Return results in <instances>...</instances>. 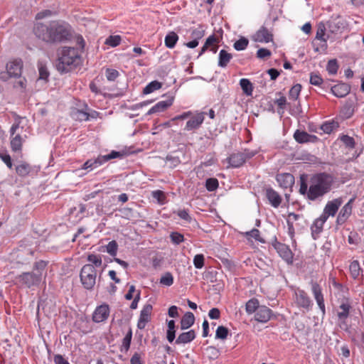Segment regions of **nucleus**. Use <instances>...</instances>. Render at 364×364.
Instances as JSON below:
<instances>
[{"mask_svg": "<svg viewBox=\"0 0 364 364\" xmlns=\"http://www.w3.org/2000/svg\"><path fill=\"white\" fill-rule=\"evenodd\" d=\"M257 154L255 151L245 149L243 151L232 153L226 159L229 166L228 168H239L242 166L245 161L252 158Z\"/></svg>", "mask_w": 364, "mask_h": 364, "instance_id": "423d86ee", "label": "nucleus"}, {"mask_svg": "<svg viewBox=\"0 0 364 364\" xmlns=\"http://www.w3.org/2000/svg\"><path fill=\"white\" fill-rule=\"evenodd\" d=\"M53 361L55 364H70L68 360H66L63 355L60 354H57L54 355Z\"/></svg>", "mask_w": 364, "mask_h": 364, "instance_id": "774afa93", "label": "nucleus"}, {"mask_svg": "<svg viewBox=\"0 0 364 364\" xmlns=\"http://www.w3.org/2000/svg\"><path fill=\"white\" fill-rule=\"evenodd\" d=\"M205 119V113L200 112L192 116L191 119L186 122L185 130L191 131L198 129L203 124Z\"/></svg>", "mask_w": 364, "mask_h": 364, "instance_id": "ddd939ff", "label": "nucleus"}, {"mask_svg": "<svg viewBox=\"0 0 364 364\" xmlns=\"http://www.w3.org/2000/svg\"><path fill=\"white\" fill-rule=\"evenodd\" d=\"M204 255L198 254L193 258V264L196 269H201L204 266Z\"/></svg>", "mask_w": 364, "mask_h": 364, "instance_id": "5fc2aeb1", "label": "nucleus"}, {"mask_svg": "<svg viewBox=\"0 0 364 364\" xmlns=\"http://www.w3.org/2000/svg\"><path fill=\"white\" fill-rule=\"evenodd\" d=\"M120 42L121 37L119 36H110L105 41V43L112 47L117 46L119 45Z\"/></svg>", "mask_w": 364, "mask_h": 364, "instance_id": "3c124183", "label": "nucleus"}, {"mask_svg": "<svg viewBox=\"0 0 364 364\" xmlns=\"http://www.w3.org/2000/svg\"><path fill=\"white\" fill-rule=\"evenodd\" d=\"M220 42L218 37L215 36V34L210 35L205 41V43L210 48L215 44H218Z\"/></svg>", "mask_w": 364, "mask_h": 364, "instance_id": "052dcab7", "label": "nucleus"}, {"mask_svg": "<svg viewBox=\"0 0 364 364\" xmlns=\"http://www.w3.org/2000/svg\"><path fill=\"white\" fill-rule=\"evenodd\" d=\"M232 58V55L225 50H221L218 55V66L220 68L227 67L230 60Z\"/></svg>", "mask_w": 364, "mask_h": 364, "instance_id": "c85d7f7f", "label": "nucleus"}, {"mask_svg": "<svg viewBox=\"0 0 364 364\" xmlns=\"http://www.w3.org/2000/svg\"><path fill=\"white\" fill-rule=\"evenodd\" d=\"M265 196L272 207L277 208L281 205L282 197L272 188L269 187L265 189Z\"/></svg>", "mask_w": 364, "mask_h": 364, "instance_id": "a211bd4d", "label": "nucleus"}, {"mask_svg": "<svg viewBox=\"0 0 364 364\" xmlns=\"http://www.w3.org/2000/svg\"><path fill=\"white\" fill-rule=\"evenodd\" d=\"M23 63L21 60H14L6 64L7 73L10 77H20L21 75Z\"/></svg>", "mask_w": 364, "mask_h": 364, "instance_id": "4468645a", "label": "nucleus"}, {"mask_svg": "<svg viewBox=\"0 0 364 364\" xmlns=\"http://www.w3.org/2000/svg\"><path fill=\"white\" fill-rule=\"evenodd\" d=\"M105 75L109 81H114L119 76V72L114 69L107 68L105 72Z\"/></svg>", "mask_w": 364, "mask_h": 364, "instance_id": "13d9d810", "label": "nucleus"}, {"mask_svg": "<svg viewBox=\"0 0 364 364\" xmlns=\"http://www.w3.org/2000/svg\"><path fill=\"white\" fill-rule=\"evenodd\" d=\"M341 141L348 148L353 149L355 147V140L348 135H343L341 137Z\"/></svg>", "mask_w": 364, "mask_h": 364, "instance_id": "6e6d98bb", "label": "nucleus"}, {"mask_svg": "<svg viewBox=\"0 0 364 364\" xmlns=\"http://www.w3.org/2000/svg\"><path fill=\"white\" fill-rule=\"evenodd\" d=\"M81 64L80 51L74 47H63L59 54L57 70L61 73L72 71Z\"/></svg>", "mask_w": 364, "mask_h": 364, "instance_id": "7ed1b4c3", "label": "nucleus"}, {"mask_svg": "<svg viewBox=\"0 0 364 364\" xmlns=\"http://www.w3.org/2000/svg\"><path fill=\"white\" fill-rule=\"evenodd\" d=\"M271 51L267 48H259L257 52V57L260 59L269 57L271 55Z\"/></svg>", "mask_w": 364, "mask_h": 364, "instance_id": "680f3d73", "label": "nucleus"}, {"mask_svg": "<svg viewBox=\"0 0 364 364\" xmlns=\"http://www.w3.org/2000/svg\"><path fill=\"white\" fill-rule=\"evenodd\" d=\"M125 155L124 151H112L109 154L106 155H100L103 164L108 161L117 158L122 159Z\"/></svg>", "mask_w": 364, "mask_h": 364, "instance_id": "e433bc0d", "label": "nucleus"}, {"mask_svg": "<svg viewBox=\"0 0 364 364\" xmlns=\"http://www.w3.org/2000/svg\"><path fill=\"white\" fill-rule=\"evenodd\" d=\"M331 92L337 97H344L349 94L350 86L346 83H338L331 88Z\"/></svg>", "mask_w": 364, "mask_h": 364, "instance_id": "4be33fe9", "label": "nucleus"}, {"mask_svg": "<svg viewBox=\"0 0 364 364\" xmlns=\"http://www.w3.org/2000/svg\"><path fill=\"white\" fill-rule=\"evenodd\" d=\"M337 316L339 320L345 321L348 316L351 309L350 303L347 298H343L339 305Z\"/></svg>", "mask_w": 364, "mask_h": 364, "instance_id": "aec40b11", "label": "nucleus"}, {"mask_svg": "<svg viewBox=\"0 0 364 364\" xmlns=\"http://www.w3.org/2000/svg\"><path fill=\"white\" fill-rule=\"evenodd\" d=\"M16 172L20 176L25 178L32 174L34 168L26 162H21L16 166Z\"/></svg>", "mask_w": 364, "mask_h": 364, "instance_id": "393cba45", "label": "nucleus"}, {"mask_svg": "<svg viewBox=\"0 0 364 364\" xmlns=\"http://www.w3.org/2000/svg\"><path fill=\"white\" fill-rule=\"evenodd\" d=\"M166 162L170 168H173L181 164V159L178 156L170 154L167 155Z\"/></svg>", "mask_w": 364, "mask_h": 364, "instance_id": "37998d69", "label": "nucleus"}, {"mask_svg": "<svg viewBox=\"0 0 364 364\" xmlns=\"http://www.w3.org/2000/svg\"><path fill=\"white\" fill-rule=\"evenodd\" d=\"M80 279L82 287L87 290L93 289L97 279V270L92 264H85L81 268Z\"/></svg>", "mask_w": 364, "mask_h": 364, "instance_id": "39448f33", "label": "nucleus"}, {"mask_svg": "<svg viewBox=\"0 0 364 364\" xmlns=\"http://www.w3.org/2000/svg\"><path fill=\"white\" fill-rule=\"evenodd\" d=\"M107 252L111 256H116L118 249V245L115 240L110 241L106 246Z\"/></svg>", "mask_w": 364, "mask_h": 364, "instance_id": "de8ad7c7", "label": "nucleus"}, {"mask_svg": "<svg viewBox=\"0 0 364 364\" xmlns=\"http://www.w3.org/2000/svg\"><path fill=\"white\" fill-rule=\"evenodd\" d=\"M255 39L259 42L269 43L272 41V34L265 26H262L255 33Z\"/></svg>", "mask_w": 364, "mask_h": 364, "instance_id": "b1692460", "label": "nucleus"}, {"mask_svg": "<svg viewBox=\"0 0 364 364\" xmlns=\"http://www.w3.org/2000/svg\"><path fill=\"white\" fill-rule=\"evenodd\" d=\"M279 255L287 263L292 264L294 254L289 247L285 244L278 242L277 240L272 243Z\"/></svg>", "mask_w": 364, "mask_h": 364, "instance_id": "0eeeda50", "label": "nucleus"}, {"mask_svg": "<svg viewBox=\"0 0 364 364\" xmlns=\"http://www.w3.org/2000/svg\"><path fill=\"white\" fill-rule=\"evenodd\" d=\"M38 70H39V79L47 80L49 76V73L47 70V68H46V66L40 65L38 66Z\"/></svg>", "mask_w": 364, "mask_h": 364, "instance_id": "0e129e2a", "label": "nucleus"}, {"mask_svg": "<svg viewBox=\"0 0 364 364\" xmlns=\"http://www.w3.org/2000/svg\"><path fill=\"white\" fill-rule=\"evenodd\" d=\"M272 311L266 306H260L255 314V319L260 323H267L273 316Z\"/></svg>", "mask_w": 364, "mask_h": 364, "instance_id": "9b49d317", "label": "nucleus"}, {"mask_svg": "<svg viewBox=\"0 0 364 364\" xmlns=\"http://www.w3.org/2000/svg\"><path fill=\"white\" fill-rule=\"evenodd\" d=\"M325 31H326V27H325L324 24L320 23L318 25V29L316 31V38H317L318 40L322 41L324 43H326V39L324 38Z\"/></svg>", "mask_w": 364, "mask_h": 364, "instance_id": "4d7b16f0", "label": "nucleus"}, {"mask_svg": "<svg viewBox=\"0 0 364 364\" xmlns=\"http://www.w3.org/2000/svg\"><path fill=\"white\" fill-rule=\"evenodd\" d=\"M333 183L334 176L326 172L312 174L308 181L305 179V176H301L299 192L307 200H321L331 191Z\"/></svg>", "mask_w": 364, "mask_h": 364, "instance_id": "f03ea898", "label": "nucleus"}, {"mask_svg": "<svg viewBox=\"0 0 364 364\" xmlns=\"http://www.w3.org/2000/svg\"><path fill=\"white\" fill-rule=\"evenodd\" d=\"M311 291L319 309L323 314H325L324 299L320 285L316 282H312Z\"/></svg>", "mask_w": 364, "mask_h": 364, "instance_id": "dca6fc26", "label": "nucleus"}, {"mask_svg": "<svg viewBox=\"0 0 364 364\" xmlns=\"http://www.w3.org/2000/svg\"><path fill=\"white\" fill-rule=\"evenodd\" d=\"M178 40V35L173 32H169L165 37V46L168 48H173Z\"/></svg>", "mask_w": 364, "mask_h": 364, "instance_id": "2f4dec72", "label": "nucleus"}, {"mask_svg": "<svg viewBox=\"0 0 364 364\" xmlns=\"http://www.w3.org/2000/svg\"><path fill=\"white\" fill-rule=\"evenodd\" d=\"M171 242L175 245H179L184 240V237L182 234L178 232H173L170 235Z\"/></svg>", "mask_w": 364, "mask_h": 364, "instance_id": "864d4df0", "label": "nucleus"}, {"mask_svg": "<svg viewBox=\"0 0 364 364\" xmlns=\"http://www.w3.org/2000/svg\"><path fill=\"white\" fill-rule=\"evenodd\" d=\"M259 306V301L255 298H252L246 303L245 310L247 314H252L255 312L256 313Z\"/></svg>", "mask_w": 364, "mask_h": 364, "instance_id": "473e14b6", "label": "nucleus"}, {"mask_svg": "<svg viewBox=\"0 0 364 364\" xmlns=\"http://www.w3.org/2000/svg\"><path fill=\"white\" fill-rule=\"evenodd\" d=\"M311 291L319 309L323 314H325L324 299L320 285L316 282H312Z\"/></svg>", "mask_w": 364, "mask_h": 364, "instance_id": "f3484780", "label": "nucleus"}, {"mask_svg": "<svg viewBox=\"0 0 364 364\" xmlns=\"http://www.w3.org/2000/svg\"><path fill=\"white\" fill-rule=\"evenodd\" d=\"M350 272L353 278L356 279L360 275L361 272V268L360 267V264L358 261L354 260L353 261L349 267Z\"/></svg>", "mask_w": 364, "mask_h": 364, "instance_id": "4c0bfd02", "label": "nucleus"}, {"mask_svg": "<svg viewBox=\"0 0 364 364\" xmlns=\"http://www.w3.org/2000/svg\"><path fill=\"white\" fill-rule=\"evenodd\" d=\"M178 216L187 222H191V217L188 214V211L186 210H179L177 212Z\"/></svg>", "mask_w": 364, "mask_h": 364, "instance_id": "338daca9", "label": "nucleus"}, {"mask_svg": "<svg viewBox=\"0 0 364 364\" xmlns=\"http://www.w3.org/2000/svg\"><path fill=\"white\" fill-rule=\"evenodd\" d=\"M294 138L299 144L307 142H315L318 137L315 135L310 134L306 132L296 130L294 134Z\"/></svg>", "mask_w": 364, "mask_h": 364, "instance_id": "412c9836", "label": "nucleus"}, {"mask_svg": "<svg viewBox=\"0 0 364 364\" xmlns=\"http://www.w3.org/2000/svg\"><path fill=\"white\" fill-rule=\"evenodd\" d=\"M276 179L283 188H291L294 183V177L289 173H279L277 175Z\"/></svg>", "mask_w": 364, "mask_h": 364, "instance_id": "6ab92c4d", "label": "nucleus"}, {"mask_svg": "<svg viewBox=\"0 0 364 364\" xmlns=\"http://www.w3.org/2000/svg\"><path fill=\"white\" fill-rule=\"evenodd\" d=\"M338 65L336 59L330 60L326 65V70L330 75H335L337 73Z\"/></svg>", "mask_w": 364, "mask_h": 364, "instance_id": "c03bdc74", "label": "nucleus"}, {"mask_svg": "<svg viewBox=\"0 0 364 364\" xmlns=\"http://www.w3.org/2000/svg\"><path fill=\"white\" fill-rule=\"evenodd\" d=\"M173 102V97H170L166 100H162L157 102L154 106H153L147 112V114H152L157 112H161L166 110L168 107L172 105Z\"/></svg>", "mask_w": 364, "mask_h": 364, "instance_id": "5701e85b", "label": "nucleus"}, {"mask_svg": "<svg viewBox=\"0 0 364 364\" xmlns=\"http://www.w3.org/2000/svg\"><path fill=\"white\" fill-rule=\"evenodd\" d=\"M103 164L102 161L101 156H98L95 159H89L85 161L82 166V168L85 170L92 171L94 168H97L98 166Z\"/></svg>", "mask_w": 364, "mask_h": 364, "instance_id": "c756f323", "label": "nucleus"}, {"mask_svg": "<svg viewBox=\"0 0 364 364\" xmlns=\"http://www.w3.org/2000/svg\"><path fill=\"white\" fill-rule=\"evenodd\" d=\"M152 309V305L149 304L144 306L140 312L139 318L137 322L138 328L144 329L145 328L146 323L151 320Z\"/></svg>", "mask_w": 364, "mask_h": 364, "instance_id": "6e6552de", "label": "nucleus"}, {"mask_svg": "<svg viewBox=\"0 0 364 364\" xmlns=\"http://www.w3.org/2000/svg\"><path fill=\"white\" fill-rule=\"evenodd\" d=\"M75 114L77 119L80 121H87L90 119V114L82 110L77 109Z\"/></svg>", "mask_w": 364, "mask_h": 364, "instance_id": "e2e57ef3", "label": "nucleus"}, {"mask_svg": "<svg viewBox=\"0 0 364 364\" xmlns=\"http://www.w3.org/2000/svg\"><path fill=\"white\" fill-rule=\"evenodd\" d=\"M323 79L320 75L311 73L310 75V83L315 86H321L323 84Z\"/></svg>", "mask_w": 364, "mask_h": 364, "instance_id": "603ef678", "label": "nucleus"}, {"mask_svg": "<svg viewBox=\"0 0 364 364\" xmlns=\"http://www.w3.org/2000/svg\"><path fill=\"white\" fill-rule=\"evenodd\" d=\"M218 185V181L214 178H208L205 182V187L209 191H213L217 189Z\"/></svg>", "mask_w": 364, "mask_h": 364, "instance_id": "8fccbe9b", "label": "nucleus"}, {"mask_svg": "<svg viewBox=\"0 0 364 364\" xmlns=\"http://www.w3.org/2000/svg\"><path fill=\"white\" fill-rule=\"evenodd\" d=\"M48 262L44 260L36 262L33 264V271L23 272L16 277L18 282L26 287L31 288L33 286H38L46 277V268Z\"/></svg>", "mask_w": 364, "mask_h": 364, "instance_id": "20e7f679", "label": "nucleus"}, {"mask_svg": "<svg viewBox=\"0 0 364 364\" xmlns=\"http://www.w3.org/2000/svg\"><path fill=\"white\" fill-rule=\"evenodd\" d=\"M294 294L296 304L308 310L311 304V301L307 293L302 289H297Z\"/></svg>", "mask_w": 364, "mask_h": 364, "instance_id": "f8f14e48", "label": "nucleus"}, {"mask_svg": "<svg viewBox=\"0 0 364 364\" xmlns=\"http://www.w3.org/2000/svg\"><path fill=\"white\" fill-rule=\"evenodd\" d=\"M301 90V85L300 84L294 85L289 92V97L291 100H296L298 99Z\"/></svg>", "mask_w": 364, "mask_h": 364, "instance_id": "a19ab883", "label": "nucleus"}, {"mask_svg": "<svg viewBox=\"0 0 364 364\" xmlns=\"http://www.w3.org/2000/svg\"><path fill=\"white\" fill-rule=\"evenodd\" d=\"M327 220L326 217L321 215V216L316 218L311 227L312 235L319 234L323 230V227L326 221Z\"/></svg>", "mask_w": 364, "mask_h": 364, "instance_id": "cd10ccee", "label": "nucleus"}, {"mask_svg": "<svg viewBox=\"0 0 364 364\" xmlns=\"http://www.w3.org/2000/svg\"><path fill=\"white\" fill-rule=\"evenodd\" d=\"M196 338V332L194 330H190L187 332L181 333L176 340V344H186Z\"/></svg>", "mask_w": 364, "mask_h": 364, "instance_id": "a878e982", "label": "nucleus"}, {"mask_svg": "<svg viewBox=\"0 0 364 364\" xmlns=\"http://www.w3.org/2000/svg\"><path fill=\"white\" fill-rule=\"evenodd\" d=\"M338 127V124L335 122H326L321 125V129L326 134H330L332 132L336 127Z\"/></svg>", "mask_w": 364, "mask_h": 364, "instance_id": "a18cd8bd", "label": "nucleus"}, {"mask_svg": "<svg viewBox=\"0 0 364 364\" xmlns=\"http://www.w3.org/2000/svg\"><path fill=\"white\" fill-rule=\"evenodd\" d=\"M354 200V198H350L349 201L345 204L340 210L337 217V223L338 224H343L346 223V221L351 215L353 208L352 203H353Z\"/></svg>", "mask_w": 364, "mask_h": 364, "instance_id": "2eb2a0df", "label": "nucleus"}, {"mask_svg": "<svg viewBox=\"0 0 364 364\" xmlns=\"http://www.w3.org/2000/svg\"><path fill=\"white\" fill-rule=\"evenodd\" d=\"M87 259L90 262L89 264H92L95 268L100 267L102 264V257L100 255L89 254Z\"/></svg>", "mask_w": 364, "mask_h": 364, "instance_id": "58836bf2", "label": "nucleus"}, {"mask_svg": "<svg viewBox=\"0 0 364 364\" xmlns=\"http://www.w3.org/2000/svg\"><path fill=\"white\" fill-rule=\"evenodd\" d=\"M342 203L343 200L341 198H338L333 199V200L328 201L326 203L323 209V212L321 215L326 216V219H328L329 216H334Z\"/></svg>", "mask_w": 364, "mask_h": 364, "instance_id": "1a4fd4ad", "label": "nucleus"}, {"mask_svg": "<svg viewBox=\"0 0 364 364\" xmlns=\"http://www.w3.org/2000/svg\"><path fill=\"white\" fill-rule=\"evenodd\" d=\"M152 197L156 199L159 203L164 204L165 200L164 193L160 190L154 191L152 192Z\"/></svg>", "mask_w": 364, "mask_h": 364, "instance_id": "bf43d9fd", "label": "nucleus"}, {"mask_svg": "<svg viewBox=\"0 0 364 364\" xmlns=\"http://www.w3.org/2000/svg\"><path fill=\"white\" fill-rule=\"evenodd\" d=\"M23 139L20 134H16L11 140V148L12 151L16 152L19 151L22 149Z\"/></svg>", "mask_w": 364, "mask_h": 364, "instance_id": "c9c22d12", "label": "nucleus"}, {"mask_svg": "<svg viewBox=\"0 0 364 364\" xmlns=\"http://www.w3.org/2000/svg\"><path fill=\"white\" fill-rule=\"evenodd\" d=\"M240 85L243 91V92L247 96H252L253 92V86L250 80L246 78H242L240 80Z\"/></svg>", "mask_w": 364, "mask_h": 364, "instance_id": "7c9ffc66", "label": "nucleus"}, {"mask_svg": "<svg viewBox=\"0 0 364 364\" xmlns=\"http://www.w3.org/2000/svg\"><path fill=\"white\" fill-rule=\"evenodd\" d=\"M33 33L43 42L57 45L70 41L73 38L72 26L63 20L37 22L33 26Z\"/></svg>", "mask_w": 364, "mask_h": 364, "instance_id": "f257e3e1", "label": "nucleus"}, {"mask_svg": "<svg viewBox=\"0 0 364 364\" xmlns=\"http://www.w3.org/2000/svg\"><path fill=\"white\" fill-rule=\"evenodd\" d=\"M160 283L167 287L171 286L173 283V277L172 274L169 272L164 273L160 279Z\"/></svg>", "mask_w": 364, "mask_h": 364, "instance_id": "79ce46f5", "label": "nucleus"}, {"mask_svg": "<svg viewBox=\"0 0 364 364\" xmlns=\"http://www.w3.org/2000/svg\"><path fill=\"white\" fill-rule=\"evenodd\" d=\"M228 335V329L223 326H220L218 327L215 332V338L219 339H225Z\"/></svg>", "mask_w": 364, "mask_h": 364, "instance_id": "09e8293b", "label": "nucleus"}, {"mask_svg": "<svg viewBox=\"0 0 364 364\" xmlns=\"http://www.w3.org/2000/svg\"><path fill=\"white\" fill-rule=\"evenodd\" d=\"M206 351L208 353L211 358H217L220 354L219 350L213 346H208L206 348Z\"/></svg>", "mask_w": 364, "mask_h": 364, "instance_id": "69168bd1", "label": "nucleus"}, {"mask_svg": "<svg viewBox=\"0 0 364 364\" xmlns=\"http://www.w3.org/2000/svg\"><path fill=\"white\" fill-rule=\"evenodd\" d=\"M109 315V307L107 304H104L95 309L92 314V320L95 323H100L107 320Z\"/></svg>", "mask_w": 364, "mask_h": 364, "instance_id": "9d476101", "label": "nucleus"}, {"mask_svg": "<svg viewBox=\"0 0 364 364\" xmlns=\"http://www.w3.org/2000/svg\"><path fill=\"white\" fill-rule=\"evenodd\" d=\"M132 331L131 328H129L128 332L127 333V334L125 335L124 338L122 340V343L120 347L121 352L124 351V352L127 353L129 350V349L130 348L131 342H132Z\"/></svg>", "mask_w": 364, "mask_h": 364, "instance_id": "72a5a7b5", "label": "nucleus"}, {"mask_svg": "<svg viewBox=\"0 0 364 364\" xmlns=\"http://www.w3.org/2000/svg\"><path fill=\"white\" fill-rule=\"evenodd\" d=\"M245 235L250 236V237H253L255 240H257L261 243H265V240L262 237H260V232H259V230H257L256 228H253L250 231L246 232Z\"/></svg>", "mask_w": 364, "mask_h": 364, "instance_id": "49530a36", "label": "nucleus"}, {"mask_svg": "<svg viewBox=\"0 0 364 364\" xmlns=\"http://www.w3.org/2000/svg\"><path fill=\"white\" fill-rule=\"evenodd\" d=\"M248 44V39L245 37H241L239 40L234 43L233 48L237 51H241L245 50Z\"/></svg>", "mask_w": 364, "mask_h": 364, "instance_id": "ea45409f", "label": "nucleus"}, {"mask_svg": "<svg viewBox=\"0 0 364 364\" xmlns=\"http://www.w3.org/2000/svg\"><path fill=\"white\" fill-rule=\"evenodd\" d=\"M195 316L192 312H186L181 319V328L186 330L194 324Z\"/></svg>", "mask_w": 364, "mask_h": 364, "instance_id": "bb28decb", "label": "nucleus"}, {"mask_svg": "<svg viewBox=\"0 0 364 364\" xmlns=\"http://www.w3.org/2000/svg\"><path fill=\"white\" fill-rule=\"evenodd\" d=\"M162 86L161 82L154 80L149 82L143 90V94L148 95L157 90H159Z\"/></svg>", "mask_w": 364, "mask_h": 364, "instance_id": "f704fd0d", "label": "nucleus"}]
</instances>
